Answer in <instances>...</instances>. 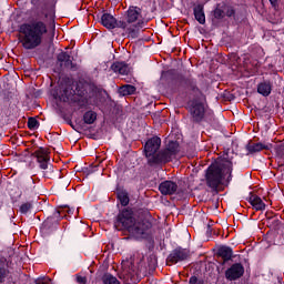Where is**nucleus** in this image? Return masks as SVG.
I'll use <instances>...</instances> for the list:
<instances>
[{"label": "nucleus", "mask_w": 284, "mask_h": 284, "mask_svg": "<svg viewBox=\"0 0 284 284\" xmlns=\"http://www.w3.org/2000/svg\"><path fill=\"white\" fill-rule=\"evenodd\" d=\"M118 199H119L121 205H123L124 207H125V205H129V203H130V197L128 196V192H125V191L118 192Z\"/></svg>", "instance_id": "nucleus-24"}, {"label": "nucleus", "mask_w": 284, "mask_h": 284, "mask_svg": "<svg viewBox=\"0 0 284 284\" xmlns=\"http://www.w3.org/2000/svg\"><path fill=\"white\" fill-rule=\"evenodd\" d=\"M114 227L126 230L136 241H143V239L152 236V224L150 222H135L130 210H123L119 213Z\"/></svg>", "instance_id": "nucleus-1"}, {"label": "nucleus", "mask_w": 284, "mask_h": 284, "mask_svg": "<svg viewBox=\"0 0 284 284\" xmlns=\"http://www.w3.org/2000/svg\"><path fill=\"white\" fill-rule=\"evenodd\" d=\"M34 284H52V280L45 276L34 280Z\"/></svg>", "instance_id": "nucleus-26"}, {"label": "nucleus", "mask_w": 284, "mask_h": 284, "mask_svg": "<svg viewBox=\"0 0 284 284\" xmlns=\"http://www.w3.org/2000/svg\"><path fill=\"white\" fill-rule=\"evenodd\" d=\"M111 68L116 74H130V67L124 62H115L112 64Z\"/></svg>", "instance_id": "nucleus-16"}, {"label": "nucleus", "mask_w": 284, "mask_h": 284, "mask_svg": "<svg viewBox=\"0 0 284 284\" xmlns=\"http://www.w3.org/2000/svg\"><path fill=\"white\" fill-rule=\"evenodd\" d=\"M245 274V267L241 263H235L225 271V278L227 281H239Z\"/></svg>", "instance_id": "nucleus-9"}, {"label": "nucleus", "mask_w": 284, "mask_h": 284, "mask_svg": "<svg viewBox=\"0 0 284 284\" xmlns=\"http://www.w3.org/2000/svg\"><path fill=\"white\" fill-rule=\"evenodd\" d=\"M233 14H234V9H232L231 7H227V4L225 3L217 4L215 10L213 11V17L214 19H217V20L223 19L225 16L232 17Z\"/></svg>", "instance_id": "nucleus-12"}, {"label": "nucleus", "mask_w": 284, "mask_h": 284, "mask_svg": "<svg viewBox=\"0 0 284 284\" xmlns=\"http://www.w3.org/2000/svg\"><path fill=\"white\" fill-rule=\"evenodd\" d=\"M83 121L87 125H92L94 121H97V112L94 111H87L83 115Z\"/></svg>", "instance_id": "nucleus-22"}, {"label": "nucleus", "mask_w": 284, "mask_h": 284, "mask_svg": "<svg viewBox=\"0 0 284 284\" xmlns=\"http://www.w3.org/2000/svg\"><path fill=\"white\" fill-rule=\"evenodd\" d=\"M189 112L193 123H201L205 119V103L201 100H192L189 103Z\"/></svg>", "instance_id": "nucleus-7"}, {"label": "nucleus", "mask_w": 284, "mask_h": 284, "mask_svg": "<svg viewBox=\"0 0 284 284\" xmlns=\"http://www.w3.org/2000/svg\"><path fill=\"white\" fill-rule=\"evenodd\" d=\"M28 128L29 130H38L39 121L34 118H29L28 120Z\"/></svg>", "instance_id": "nucleus-25"}, {"label": "nucleus", "mask_w": 284, "mask_h": 284, "mask_svg": "<svg viewBox=\"0 0 284 284\" xmlns=\"http://www.w3.org/2000/svg\"><path fill=\"white\" fill-rule=\"evenodd\" d=\"M33 156H36L40 170H43L44 179H52L54 174V166L50 163V155L48 154V151L40 148L34 151Z\"/></svg>", "instance_id": "nucleus-6"}, {"label": "nucleus", "mask_w": 284, "mask_h": 284, "mask_svg": "<svg viewBox=\"0 0 284 284\" xmlns=\"http://www.w3.org/2000/svg\"><path fill=\"white\" fill-rule=\"evenodd\" d=\"M190 256V251L186 248L178 247L172 251V253L168 257L169 263H181V261H186Z\"/></svg>", "instance_id": "nucleus-10"}, {"label": "nucleus", "mask_w": 284, "mask_h": 284, "mask_svg": "<svg viewBox=\"0 0 284 284\" xmlns=\"http://www.w3.org/2000/svg\"><path fill=\"white\" fill-rule=\"evenodd\" d=\"M161 138L153 136L149 139L144 145V154L148 159L150 165H155V163H161Z\"/></svg>", "instance_id": "nucleus-5"}, {"label": "nucleus", "mask_w": 284, "mask_h": 284, "mask_svg": "<svg viewBox=\"0 0 284 284\" xmlns=\"http://www.w3.org/2000/svg\"><path fill=\"white\" fill-rule=\"evenodd\" d=\"M179 152V142L171 141L169 142L165 150L161 151V162L160 163H168L172 161V158L176 156Z\"/></svg>", "instance_id": "nucleus-8"}, {"label": "nucleus", "mask_w": 284, "mask_h": 284, "mask_svg": "<svg viewBox=\"0 0 284 284\" xmlns=\"http://www.w3.org/2000/svg\"><path fill=\"white\" fill-rule=\"evenodd\" d=\"M53 216L54 219H59V216H61V211H55Z\"/></svg>", "instance_id": "nucleus-31"}, {"label": "nucleus", "mask_w": 284, "mask_h": 284, "mask_svg": "<svg viewBox=\"0 0 284 284\" xmlns=\"http://www.w3.org/2000/svg\"><path fill=\"white\" fill-rule=\"evenodd\" d=\"M190 284H205V282L203 280H199L196 276H192L190 278Z\"/></svg>", "instance_id": "nucleus-29"}, {"label": "nucleus", "mask_w": 284, "mask_h": 284, "mask_svg": "<svg viewBox=\"0 0 284 284\" xmlns=\"http://www.w3.org/2000/svg\"><path fill=\"white\" fill-rule=\"evenodd\" d=\"M163 74H165V72H162V77H163Z\"/></svg>", "instance_id": "nucleus-34"}, {"label": "nucleus", "mask_w": 284, "mask_h": 284, "mask_svg": "<svg viewBox=\"0 0 284 284\" xmlns=\"http://www.w3.org/2000/svg\"><path fill=\"white\" fill-rule=\"evenodd\" d=\"M257 92L258 94H262V97H270V94H272V83L267 81L261 82L257 85Z\"/></svg>", "instance_id": "nucleus-18"}, {"label": "nucleus", "mask_w": 284, "mask_h": 284, "mask_svg": "<svg viewBox=\"0 0 284 284\" xmlns=\"http://www.w3.org/2000/svg\"><path fill=\"white\" fill-rule=\"evenodd\" d=\"M134 92H136V88L132 84H126L119 89V94H121L122 97L134 94Z\"/></svg>", "instance_id": "nucleus-21"}, {"label": "nucleus", "mask_w": 284, "mask_h": 284, "mask_svg": "<svg viewBox=\"0 0 284 284\" xmlns=\"http://www.w3.org/2000/svg\"><path fill=\"white\" fill-rule=\"evenodd\" d=\"M278 0H270V2L273 4V6H276V2H277Z\"/></svg>", "instance_id": "nucleus-32"}, {"label": "nucleus", "mask_w": 284, "mask_h": 284, "mask_svg": "<svg viewBox=\"0 0 284 284\" xmlns=\"http://www.w3.org/2000/svg\"><path fill=\"white\" fill-rule=\"evenodd\" d=\"M161 194L164 196L176 194L179 192V185L174 181L166 180L159 185Z\"/></svg>", "instance_id": "nucleus-11"}, {"label": "nucleus", "mask_w": 284, "mask_h": 284, "mask_svg": "<svg viewBox=\"0 0 284 284\" xmlns=\"http://www.w3.org/2000/svg\"><path fill=\"white\" fill-rule=\"evenodd\" d=\"M250 203L255 210H265V203L258 195H252L250 197Z\"/></svg>", "instance_id": "nucleus-19"}, {"label": "nucleus", "mask_w": 284, "mask_h": 284, "mask_svg": "<svg viewBox=\"0 0 284 284\" xmlns=\"http://www.w3.org/2000/svg\"><path fill=\"white\" fill-rule=\"evenodd\" d=\"M223 181L227 183L232 181V161L230 160H217L206 170V185L211 190H216Z\"/></svg>", "instance_id": "nucleus-3"}, {"label": "nucleus", "mask_w": 284, "mask_h": 284, "mask_svg": "<svg viewBox=\"0 0 284 284\" xmlns=\"http://www.w3.org/2000/svg\"><path fill=\"white\" fill-rule=\"evenodd\" d=\"M103 284H121L119 280L110 273H105L102 276Z\"/></svg>", "instance_id": "nucleus-23"}, {"label": "nucleus", "mask_w": 284, "mask_h": 284, "mask_svg": "<svg viewBox=\"0 0 284 284\" xmlns=\"http://www.w3.org/2000/svg\"><path fill=\"white\" fill-rule=\"evenodd\" d=\"M23 34L22 45L26 50H34L43 41V34L48 33V26L41 20H32L20 26Z\"/></svg>", "instance_id": "nucleus-2"}, {"label": "nucleus", "mask_w": 284, "mask_h": 284, "mask_svg": "<svg viewBox=\"0 0 284 284\" xmlns=\"http://www.w3.org/2000/svg\"><path fill=\"white\" fill-rule=\"evenodd\" d=\"M194 17L197 22L201 23V26H204L205 23V12L203 11V4H196L193 9Z\"/></svg>", "instance_id": "nucleus-17"}, {"label": "nucleus", "mask_w": 284, "mask_h": 284, "mask_svg": "<svg viewBox=\"0 0 284 284\" xmlns=\"http://www.w3.org/2000/svg\"><path fill=\"white\" fill-rule=\"evenodd\" d=\"M58 63H60L61 68H74V63H72V58L67 52H60L58 54Z\"/></svg>", "instance_id": "nucleus-14"}, {"label": "nucleus", "mask_w": 284, "mask_h": 284, "mask_svg": "<svg viewBox=\"0 0 284 284\" xmlns=\"http://www.w3.org/2000/svg\"><path fill=\"white\" fill-rule=\"evenodd\" d=\"M77 283L85 284V283H88V278L85 276L78 275L77 276Z\"/></svg>", "instance_id": "nucleus-30"}, {"label": "nucleus", "mask_w": 284, "mask_h": 284, "mask_svg": "<svg viewBox=\"0 0 284 284\" xmlns=\"http://www.w3.org/2000/svg\"><path fill=\"white\" fill-rule=\"evenodd\" d=\"M120 28L129 33L131 39H136L139 37V30L145 28V20L141 14V8L131 7L128 10L126 22H120Z\"/></svg>", "instance_id": "nucleus-4"}, {"label": "nucleus", "mask_w": 284, "mask_h": 284, "mask_svg": "<svg viewBox=\"0 0 284 284\" xmlns=\"http://www.w3.org/2000/svg\"><path fill=\"white\" fill-rule=\"evenodd\" d=\"M6 276H8V270H6L2 264H0V283L6 281Z\"/></svg>", "instance_id": "nucleus-28"}, {"label": "nucleus", "mask_w": 284, "mask_h": 284, "mask_svg": "<svg viewBox=\"0 0 284 284\" xmlns=\"http://www.w3.org/2000/svg\"><path fill=\"white\" fill-rule=\"evenodd\" d=\"M219 256H221L224 261H230L232 258L233 252L232 247L229 246H221L217 250Z\"/></svg>", "instance_id": "nucleus-20"}, {"label": "nucleus", "mask_w": 284, "mask_h": 284, "mask_svg": "<svg viewBox=\"0 0 284 284\" xmlns=\"http://www.w3.org/2000/svg\"><path fill=\"white\" fill-rule=\"evenodd\" d=\"M67 212H68V214H73L74 213V211L71 210V209L67 210Z\"/></svg>", "instance_id": "nucleus-33"}, {"label": "nucleus", "mask_w": 284, "mask_h": 284, "mask_svg": "<svg viewBox=\"0 0 284 284\" xmlns=\"http://www.w3.org/2000/svg\"><path fill=\"white\" fill-rule=\"evenodd\" d=\"M272 144H263V143H251L246 145V150L250 154H256V152H261L262 150H270Z\"/></svg>", "instance_id": "nucleus-15"}, {"label": "nucleus", "mask_w": 284, "mask_h": 284, "mask_svg": "<svg viewBox=\"0 0 284 284\" xmlns=\"http://www.w3.org/2000/svg\"><path fill=\"white\" fill-rule=\"evenodd\" d=\"M32 210V203L27 202L20 206L21 214H26L27 212H30Z\"/></svg>", "instance_id": "nucleus-27"}, {"label": "nucleus", "mask_w": 284, "mask_h": 284, "mask_svg": "<svg viewBox=\"0 0 284 284\" xmlns=\"http://www.w3.org/2000/svg\"><path fill=\"white\" fill-rule=\"evenodd\" d=\"M101 23L108 30H114V28H121V24L116 22V18L110 13H103L101 16Z\"/></svg>", "instance_id": "nucleus-13"}]
</instances>
